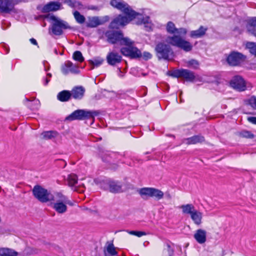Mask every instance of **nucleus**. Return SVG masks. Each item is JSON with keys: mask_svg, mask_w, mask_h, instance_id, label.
<instances>
[{"mask_svg": "<svg viewBox=\"0 0 256 256\" xmlns=\"http://www.w3.org/2000/svg\"><path fill=\"white\" fill-rule=\"evenodd\" d=\"M52 208L59 214H64L67 210V206L64 202L58 201L55 203L51 202Z\"/></svg>", "mask_w": 256, "mask_h": 256, "instance_id": "obj_25", "label": "nucleus"}, {"mask_svg": "<svg viewBox=\"0 0 256 256\" xmlns=\"http://www.w3.org/2000/svg\"><path fill=\"white\" fill-rule=\"evenodd\" d=\"M108 64L112 66H115L118 64L122 62V56L116 52L112 51L109 52L106 57Z\"/></svg>", "mask_w": 256, "mask_h": 256, "instance_id": "obj_16", "label": "nucleus"}, {"mask_svg": "<svg viewBox=\"0 0 256 256\" xmlns=\"http://www.w3.org/2000/svg\"><path fill=\"white\" fill-rule=\"evenodd\" d=\"M94 181L96 184H100L101 188L106 190L109 191L110 185L111 181L110 178H106L100 180L98 182L96 180H94Z\"/></svg>", "mask_w": 256, "mask_h": 256, "instance_id": "obj_32", "label": "nucleus"}, {"mask_svg": "<svg viewBox=\"0 0 256 256\" xmlns=\"http://www.w3.org/2000/svg\"><path fill=\"white\" fill-rule=\"evenodd\" d=\"M50 20L52 22L51 26L48 29L50 34L61 36L64 34V30H75L74 28L70 26L67 22L58 18L56 16H52Z\"/></svg>", "mask_w": 256, "mask_h": 256, "instance_id": "obj_3", "label": "nucleus"}, {"mask_svg": "<svg viewBox=\"0 0 256 256\" xmlns=\"http://www.w3.org/2000/svg\"><path fill=\"white\" fill-rule=\"evenodd\" d=\"M166 75L174 78H182L186 82H194L198 80V76L188 69L180 68L168 70Z\"/></svg>", "mask_w": 256, "mask_h": 256, "instance_id": "obj_6", "label": "nucleus"}, {"mask_svg": "<svg viewBox=\"0 0 256 256\" xmlns=\"http://www.w3.org/2000/svg\"><path fill=\"white\" fill-rule=\"evenodd\" d=\"M15 12L14 4L11 0H0V12L1 14H10Z\"/></svg>", "mask_w": 256, "mask_h": 256, "instance_id": "obj_17", "label": "nucleus"}, {"mask_svg": "<svg viewBox=\"0 0 256 256\" xmlns=\"http://www.w3.org/2000/svg\"><path fill=\"white\" fill-rule=\"evenodd\" d=\"M46 76H47L48 78H50L52 76V74L50 73H48L46 74Z\"/></svg>", "mask_w": 256, "mask_h": 256, "instance_id": "obj_62", "label": "nucleus"}, {"mask_svg": "<svg viewBox=\"0 0 256 256\" xmlns=\"http://www.w3.org/2000/svg\"><path fill=\"white\" fill-rule=\"evenodd\" d=\"M73 14L76 19V20L78 24H82L85 22V17L84 16L80 14V13L79 12L75 10Z\"/></svg>", "mask_w": 256, "mask_h": 256, "instance_id": "obj_37", "label": "nucleus"}, {"mask_svg": "<svg viewBox=\"0 0 256 256\" xmlns=\"http://www.w3.org/2000/svg\"><path fill=\"white\" fill-rule=\"evenodd\" d=\"M194 238L200 244H204L206 240V232L205 230L198 229L194 234Z\"/></svg>", "mask_w": 256, "mask_h": 256, "instance_id": "obj_21", "label": "nucleus"}, {"mask_svg": "<svg viewBox=\"0 0 256 256\" xmlns=\"http://www.w3.org/2000/svg\"><path fill=\"white\" fill-rule=\"evenodd\" d=\"M188 67H192L195 70L198 68L199 62L197 60L192 59L187 62Z\"/></svg>", "mask_w": 256, "mask_h": 256, "instance_id": "obj_42", "label": "nucleus"}, {"mask_svg": "<svg viewBox=\"0 0 256 256\" xmlns=\"http://www.w3.org/2000/svg\"><path fill=\"white\" fill-rule=\"evenodd\" d=\"M32 193L34 198L42 203L54 200V196L52 192L40 184H36L34 186Z\"/></svg>", "mask_w": 256, "mask_h": 256, "instance_id": "obj_7", "label": "nucleus"}, {"mask_svg": "<svg viewBox=\"0 0 256 256\" xmlns=\"http://www.w3.org/2000/svg\"><path fill=\"white\" fill-rule=\"evenodd\" d=\"M120 49V52L122 55L130 59H139L142 56L140 50L134 46V41L130 38Z\"/></svg>", "mask_w": 256, "mask_h": 256, "instance_id": "obj_5", "label": "nucleus"}, {"mask_svg": "<svg viewBox=\"0 0 256 256\" xmlns=\"http://www.w3.org/2000/svg\"><path fill=\"white\" fill-rule=\"evenodd\" d=\"M118 252L116 250L112 242L110 243L107 246L106 250H104V256H117Z\"/></svg>", "mask_w": 256, "mask_h": 256, "instance_id": "obj_26", "label": "nucleus"}, {"mask_svg": "<svg viewBox=\"0 0 256 256\" xmlns=\"http://www.w3.org/2000/svg\"><path fill=\"white\" fill-rule=\"evenodd\" d=\"M78 176L76 174H70L68 175L67 180L69 186H74L78 183Z\"/></svg>", "mask_w": 256, "mask_h": 256, "instance_id": "obj_34", "label": "nucleus"}, {"mask_svg": "<svg viewBox=\"0 0 256 256\" xmlns=\"http://www.w3.org/2000/svg\"><path fill=\"white\" fill-rule=\"evenodd\" d=\"M168 252L170 254V256H172L174 254V250L172 248H171L170 250H168Z\"/></svg>", "mask_w": 256, "mask_h": 256, "instance_id": "obj_59", "label": "nucleus"}, {"mask_svg": "<svg viewBox=\"0 0 256 256\" xmlns=\"http://www.w3.org/2000/svg\"><path fill=\"white\" fill-rule=\"evenodd\" d=\"M18 253L14 250L7 248H0V256H18Z\"/></svg>", "mask_w": 256, "mask_h": 256, "instance_id": "obj_27", "label": "nucleus"}, {"mask_svg": "<svg viewBox=\"0 0 256 256\" xmlns=\"http://www.w3.org/2000/svg\"><path fill=\"white\" fill-rule=\"evenodd\" d=\"M245 102L250 104L252 108L256 109V96H252L250 98L246 100Z\"/></svg>", "mask_w": 256, "mask_h": 256, "instance_id": "obj_43", "label": "nucleus"}, {"mask_svg": "<svg viewBox=\"0 0 256 256\" xmlns=\"http://www.w3.org/2000/svg\"><path fill=\"white\" fill-rule=\"evenodd\" d=\"M48 14H42L43 18L42 20H44L45 19H50V17L52 16H54L52 14H50L48 12Z\"/></svg>", "mask_w": 256, "mask_h": 256, "instance_id": "obj_51", "label": "nucleus"}, {"mask_svg": "<svg viewBox=\"0 0 256 256\" xmlns=\"http://www.w3.org/2000/svg\"><path fill=\"white\" fill-rule=\"evenodd\" d=\"M166 30L168 34H174L177 28H176L175 24L172 22L169 21L166 24Z\"/></svg>", "mask_w": 256, "mask_h": 256, "instance_id": "obj_39", "label": "nucleus"}, {"mask_svg": "<svg viewBox=\"0 0 256 256\" xmlns=\"http://www.w3.org/2000/svg\"><path fill=\"white\" fill-rule=\"evenodd\" d=\"M170 44H166L164 42H159L156 44L154 50L158 60H170L174 56V52Z\"/></svg>", "mask_w": 256, "mask_h": 256, "instance_id": "obj_8", "label": "nucleus"}, {"mask_svg": "<svg viewBox=\"0 0 256 256\" xmlns=\"http://www.w3.org/2000/svg\"><path fill=\"white\" fill-rule=\"evenodd\" d=\"M248 120L253 124H256V116H250L248 118Z\"/></svg>", "mask_w": 256, "mask_h": 256, "instance_id": "obj_50", "label": "nucleus"}, {"mask_svg": "<svg viewBox=\"0 0 256 256\" xmlns=\"http://www.w3.org/2000/svg\"><path fill=\"white\" fill-rule=\"evenodd\" d=\"M100 114L99 110H89L84 109H78L66 117L64 121L72 122L75 120H94L95 116Z\"/></svg>", "mask_w": 256, "mask_h": 256, "instance_id": "obj_4", "label": "nucleus"}, {"mask_svg": "<svg viewBox=\"0 0 256 256\" xmlns=\"http://www.w3.org/2000/svg\"><path fill=\"white\" fill-rule=\"evenodd\" d=\"M64 2L72 8H77L78 10H81L84 8L82 4L79 1L76 0H64Z\"/></svg>", "mask_w": 256, "mask_h": 256, "instance_id": "obj_30", "label": "nucleus"}, {"mask_svg": "<svg viewBox=\"0 0 256 256\" xmlns=\"http://www.w3.org/2000/svg\"><path fill=\"white\" fill-rule=\"evenodd\" d=\"M2 46L5 49L6 54H8L10 52V48L8 44L5 43L2 44Z\"/></svg>", "mask_w": 256, "mask_h": 256, "instance_id": "obj_52", "label": "nucleus"}, {"mask_svg": "<svg viewBox=\"0 0 256 256\" xmlns=\"http://www.w3.org/2000/svg\"><path fill=\"white\" fill-rule=\"evenodd\" d=\"M61 70L64 75L68 74L69 72L74 74H78L80 70L76 65H74L72 62L68 60L61 67Z\"/></svg>", "mask_w": 256, "mask_h": 256, "instance_id": "obj_15", "label": "nucleus"}, {"mask_svg": "<svg viewBox=\"0 0 256 256\" xmlns=\"http://www.w3.org/2000/svg\"><path fill=\"white\" fill-rule=\"evenodd\" d=\"M30 42L34 44V45H36V46H37L38 45V42L36 40V39H34V38H31L30 40Z\"/></svg>", "mask_w": 256, "mask_h": 256, "instance_id": "obj_55", "label": "nucleus"}, {"mask_svg": "<svg viewBox=\"0 0 256 256\" xmlns=\"http://www.w3.org/2000/svg\"><path fill=\"white\" fill-rule=\"evenodd\" d=\"M44 86H47L50 81V79L48 78H44Z\"/></svg>", "mask_w": 256, "mask_h": 256, "instance_id": "obj_54", "label": "nucleus"}, {"mask_svg": "<svg viewBox=\"0 0 256 256\" xmlns=\"http://www.w3.org/2000/svg\"><path fill=\"white\" fill-rule=\"evenodd\" d=\"M43 18V16H42V14H40L38 16H36L34 17V19L36 20H42Z\"/></svg>", "mask_w": 256, "mask_h": 256, "instance_id": "obj_58", "label": "nucleus"}, {"mask_svg": "<svg viewBox=\"0 0 256 256\" xmlns=\"http://www.w3.org/2000/svg\"><path fill=\"white\" fill-rule=\"evenodd\" d=\"M104 62V60L100 58H94V60H88L89 64H90L91 68L90 70L94 68L95 66L98 67L100 66Z\"/></svg>", "mask_w": 256, "mask_h": 256, "instance_id": "obj_35", "label": "nucleus"}, {"mask_svg": "<svg viewBox=\"0 0 256 256\" xmlns=\"http://www.w3.org/2000/svg\"><path fill=\"white\" fill-rule=\"evenodd\" d=\"M205 141L204 137L202 134L194 135L192 136L182 139V142L186 144H194L198 143H202Z\"/></svg>", "mask_w": 256, "mask_h": 256, "instance_id": "obj_18", "label": "nucleus"}, {"mask_svg": "<svg viewBox=\"0 0 256 256\" xmlns=\"http://www.w3.org/2000/svg\"><path fill=\"white\" fill-rule=\"evenodd\" d=\"M202 216V213L196 210L190 214L191 218L196 225L201 224Z\"/></svg>", "mask_w": 256, "mask_h": 256, "instance_id": "obj_28", "label": "nucleus"}, {"mask_svg": "<svg viewBox=\"0 0 256 256\" xmlns=\"http://www.w3.org/2000/svg\"><path fill=\"white\" fill-rule=\"evenodd\" d=\"M166 196L168 199H171L172 196L170 194H166Z\"/></svg>", "mask_w": 256, "mask_h": 256, "instance_id": "obj_61", "label": "nucleus"}, {"mask_svg": "<svg viewBox=\"0 0 256 256\" xmlns=\"http://www.w3.org/2000/svg\"><path fill=\"white\" fill-rule=\"evenodd\" d=\"M122 185L118 181H115L111 179L109 191L112 193H119L122 192Z\"/></svg>", "mask_w": 256, "mask_h": 256, "instance_id": "obj_24", "label": "nucleus"}, {"mask_svg": "<svg viewBox=\"0 0 256 256\" xmlns=\"http://www.w3.org/2000/svg\"><path fill=\"white\" fill-rule=\"evenodd\" d=\"M187 33V30L186 28H177V30L176 32V34H178V36H184Z\"/></svg>", "mask_w": 256, "mask_h": 256, "instance_id": "obj_45", "label": "nucleus"}, {"mask_svg": "<svg viewBox=\"0 0 256 256\" xmlns=\"http://www.w3.org/2000/svg\"><path fill=\"white\" fill-rule=\"evenodd\" d=\"M43 64H44V70L46 72L49 70L50 69V66L48 64V62L46 60H44L43 62Z\"/></svg>", "mask_w": 256, "mask_h": 256, "instance_id": "obj_49", "label": "nucleus"}, {"mask_svg": "<svg viewBox=\"0 0 256 256\" xmlns=\"http://www.w3.org/2000/svg\"><path fill=\"white\" fill-rule=\"evenodd\" d=\"M128 233L130 234L134 235L138 237H141L142 236H145L146 234V232L138 230H130L128 232Z\"/></svg>", "mask_w": 256, "mask_h": 256, "instance_id": "obj_44", "label": "nucleus"}, {"mask_svg": "<svg viewBox=\"0 0 256 256\" xmlns=\"http://www.w3.org/2000/svg\"><path fill=\"white\" fill-rule=\"evenodd\" d=\"M102 24V22H100V20L98 16H93L89 18V22L86 23V26L88 28H96L99 25Z\"/></svg>", "mask_w": 256, "mask_h": 256, "instance_id": "obj_29", "label": "nucleus"}, {"mask_svg": "<svg viewBox=\"0 0 256 256\" xmlns=\"http://www.w3.org/2000/svg\"><path fill=\"white\" fill-rule=\"evenodd\" d=\"M138 194L144 200H148L149 198H154L156 200L162 198L164 193L161 190L154 188H142L138 190Z\"/></svg>", "mask_w": 256, "mask_h": 256, "instance_id": "obj_10", "label": "nucleus"}, {"mask_svg": "<svg viewBox=\"0 0 256 256\" xmlns=\"http://www.w3.org/2000/svg\"><path fill=\"white\" fill-rule=\"evenodd\" d=\"M181 208L182 210V212L184 214H191L196 210L194 206L192 204H187L186 205H182Z\"/></svg>", "mask_w": 256, "mask_h": 256, "instance_id": "obj_36", "label": "nucleus"}, {"mask_svg": "<svg viewBox=\"0 0 256 256\" xmlns=\"http://www.w3.org/2000/svg\"><path fill=\"white\" fill-rule=\"evenodd\" d=\"M246 28L248 32L256 36V17H253L248 21Z\"/></svg>", "mask_w": 256, "mask_h": 256, "instance_id": "obj_23", "label": "nucleus"}, {"mask_svg": "<svg viewBox=\"0 0 256 256\" xmlns=\"http://www.w3.org/2000/svg\"><path fill=\"white\" fill-rule=\"evenodd\" d=\"M246 58V56L237 51H232L226 58V62L230 66H239Z\"/></svg>", "mask_w": 256, "mask_h": 256, "instance_id": "obj_11", "label": "nucleus"}, {"mask_svg": "<svg viewBox=\"0 0 256 256\" xmlns=\"http://www.w3.org/2000/svg\"><path fill=\"white\" fill-rule=\"evenodd\" d=\"M211 82L218 86L220 83V78L218 76H216Z\"/></svg>", "mask_w": 256, "mask_h": 256, "instance_id": "obj_47", "label": "nucleus"}, {"mask_svg": "<svg viewBox=\"0 0 256 256\" xmlns=\"http://www.w3.org/2000/svg\"><path fill=\"white\" fill-rule=\"evenodd\" d=\"M246 48L249 50L250 54H256V43L254 42H248L246 44Z\"/></svg>", "mask_w": 256, "mask_h": 256, "instance_id": "obj_40", "label": "nucleus"}, {"mask_svg": "<svg viewBox=\"0 0 256 256\" xmlns=\"http://www.w3.org/2000/svg\"><path fill=\"white\" fill-rule=\"evenodd\" d=\"M62 8V4L58 1H50L44 6L42 4H38L36 6V10H40L42 13L56 12Z\"/></svg>", "mask_w": 256, "mask_h": 256, "instance_id": "obj_12", "label": "nucleus"}, {"mask_svg": "<svg viewBox=\"0 0 256 256\" xmlns=\"http://www.w3.org/2000/svg\"><path fill=\"white\" fill-rule=\"evenodd\" d=\"M229 83L232 88L238 92H243L246 89V81L240 75L234 76Z\"/></svg>", "mask_w": 256, "mask_h": 256, "instance_id": "obj_13", "label": "nucleus"}, {"mask_svg": "<svg viewBox=\"0 0 256 256\" xmlns=\"http://www.w3.org/2000/svg\"><path fill=\"white\" fill-rule=\"evenodd\" d=\"M207 30V28L201 26L198 30L190 31V36L193 38H202L206 34Z\"/></svg>", "mask_w": 256, "mask_h": 256, "instance_id": "obj_20", "label": "nucleus"}, {"mask_svg": "<svg viewBox=\"0 0 256 256\" xmlns=\"http://www.w3.org/2000/svg\"><path fill=\"white\" fill-rule=\"evenodd\" d=\"M168 44L176 46L186 52H190L192 48V44L180 36H168L166 39Z\"/></svg>", "mask_w": 256, "mask_h": 256, "instance_id": "obj_9", "label": "nucleus"}, {"mask_svg": "<svg viewBox=\"0 0 256 256\" xmlns=\"http://www.w3.org/2000/svg\"><path fill=\"white\" fill-rule=\"evenodd\" d=\"M58 132L54 130L44 132L42 133V138L45 140H51L58 136Z\"/></svg>", "mask_w": 256, "mask_h": 256, "instance_id": "obj_33", "label": "nucleus"}, {"mask_svg": "<svg viewBox=\"0 0 256 256\" xmlns=\"http://www.w3.org/2000/svg\"><path fill=\"white\" fill-rule=\"evenodd\" d=\"M110 4L114 8L122 12L123 13H126V12L128 13H132V12H136L123 0H111Z\"/></svg>", "mask_w": 256, "mask_h": 256, "instance_id": "obj_14", "label": "nucleus"}, {"mask_svg": "<svg viewBox=\"0 0 256 256\" xmlns=\"http://www.w3.org/2000/svg\"><path fill=\"white\" fill-rule=\"evenodd\" d=\"M89 9L90 10H99L100 8H98V6H90L89 8Z\"/></svg>", "mask_w": 256, "mask_h": 256, "instance_id": "obj_56", "label": "nucleus"}, {"mask_svg": "<svg viewBox=\"0 0 256 256\" xmlns=\"http://www.w3.org/2000/svg\"><path fill=\"white\" fill-rule=\"evenodd\" d=\"M236 135L240 138L252 139L254 138V135L250 130H242L237 132Z\"/></svg>", "mask_w": 256, "mask_h": 256, "instance_id": "obj_31", "label": "nucleus"}, {"mask_svg": "<svg viewBox=\"0 0 256 256\" xmlns=\"http://www.w3.org/2000/svg\"><path fill=\"white\" fill-rule=\"evenodd\" d=\"M64 202L66 204H67L70 206H73L74 205V202L68 200V198H64Z\"/></svg>", "mask_w": 256, "mask_h": 256, "instance_id": "obj_48", "label": "nucleus"}, {"mask_svg": "<svg viewBox=\"0 0 256 256\" xmlns=\"http://www.w3.org/2000/svg\"><path fill=\"white\" fill-rule=\"evenodd\" d=\"M95 98L96 99V100H98L100 98V95H98L97 96L96 94L95 96H94Z\"/></svg>", "mask_w": 256, "mask_h": 256, "instance_id": "obj_63", "label": "nucleus"}, {"mask_svg": "<svg viewBox=\"0 0 256 256\" xmlns=\"http://www.w3.org/2000/svg\"><path fill=\"white\" fill-rule=\"evenodd\" d=\"M128 13L126 12L124 15L119 14L110 22L108 28L112 30H118L130 22L136 25L148 24L150 23L149 16H144V14L138 12Z\"/></svg>", "mask_w": 256, "mask_h": 256, "instance_id": "obj_1", "label": "nucleus"}, {"mask_svg": "<svg viewBox=\"0 0 256 256\" xmlns=\"http://www.w3.org/2000/svg\"><path fill=\"white\" fill-rule=\"evenodd\" d=\"M72 58L74 60L79 62H82L84 60L82 52L79 50H76L74 52Z\"/></svg>", "mask_w": 256, "mask_h": 256, "instance_id": "obj_41", "label": "nucleus"}, {"mask_svg": "<svg viewBox=\"0 0 256 256\" xmlns=\"http://www.w3.org/2000/svg\"><path fill=\"white\" fill-rule=\"evenodd\" d=\"M106 38V41L110 44L114 45V48H120L129 38L124 37V34L121 30H108L104 33Z\"/></svg>", "mask_w": 256, "mask_h": 256, "instance_id": "obj_2", "label": "nucleus"}, {"mask_svg": "<svg viewBox=\"0 0 256 256\" xmlns=\"http://www.w3.org/2000/svg\"><path fill=\"white\" fill-rule=\"evenodd\" d=\"M109 20L110 17L108 16H106L102 18V20H100V22H102V24H104V22H108Z\"/></svg>", "mask_w": 256, "mask_h": 256, "instance_id": "obj_53", "label": "nucleus"}, {"mask_svg": "<svg viewBox=\"0 0 256 256\" xmlns=\"http://www.w3.org/2000/svg\"><path fill=\"white\" fill-rule=\"evenodd\" d=\"M58 196L61 199L60 202H64V198H67L66 196L63 195L62 193H58Z\"/></svg>", "mask_w": 256, "mask_h": 256, "instance_id": "obj_57", "label": "nucleus"}, {"mask_svg": "<svg viewBox=\"0 0 256 256\" xmlns=\"http://www.w3.org/2000/svg\"><path fill=\"white\" fill-rule=\"evenodd\" d=\"M54 52L56 54H58V50H56V48H54Z\"/></svg>", "mask_w": 256, "mask_h": 256, "instance_id": "obj_64", "label": "nucleus"}, {"mask_svg": "<svg viewBox=\"0 0 256 256\" xmlns=\"http://www.w3.org/2000/svg\"><path fill=\"white\" fill-rule=\"evenodd\" d=\"M142 58L144 60H148L152 58V55L150 52H144L142 54Z\"/></svg>", "mask_w": 256, "mask_h": 256, "instance_id": "obj_46", "label": "nucleus"}, {"mask_svg": "<svg viewBox=\"0 0 256 256\" xmlns=\"http://www.w3.org/2000/svg\"><path fill=\"white\" fill-rule=\"evenodd\" d=\"M39 250L38 249L30 246H26L23 251L24 254L26 256L37 254Z\"/></svg>", "mask_w": 256, "mask_h": 256, "instance_id": "obj_38", "label": "nucleus"}, {"mask_svg": "<svg viewBox=\"0 0 256 256\" xmlns=\"http://www.w3.org/2000/svg\"><path fill=\"white\" fill-rule=\"evenodd\" d=\"M16 4H18L21 2H24L25 0H13Z\"/></svg>", "mask_w": 256, "mask_h": 256, "instance_id": "obj_60", "label": "nucleus"}, {"mask_svg": "<svg viewBox=\"0 0 256 256\" xmlns=\"http://www.w3.org/2000/svg\"><path fill=\"white\" fill-rule=\"evenodd\" d=\"M72 92L70 90H63L57 94V99L61 102H68L71 100Z\"/></svg>", "mask_w": 256, "mask_h": 256, "instance_id": "obj_22", "label": "nucleus"}, {"mask_svg": "<svg viewBox=\"0 0 256 256\" xmlns=\"http://www.w3.org/2000/svg\"><path fill=\"white\" fill-rule=\"evenodd\" d=\"M85 91L86 90L82 86H76L70 90L72 98L75 100H80L84 96Z\"/></svg>", "mask_w": 256, "mask_h": 256, "instance_id": "obj_19", "label": "nucleus"}]
</instances>
